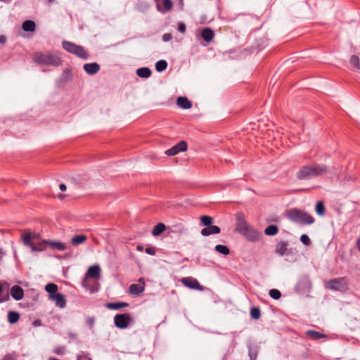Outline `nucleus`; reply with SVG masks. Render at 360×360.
Segmentation results:
<instances>
[{"mask_svg": "<svg viewBox=\"0 0 360 360\" xmlns=\"http://www.w3.org/2000/svg\"><path fill=\"white\" fill-rule=\"evenodd\" d=\"M11 297L16 301L21 300L24 297V290L19 285H13L10 290Z\"/></svg>", "mask_w": 360, "mask_h": 360, "instance_id": "nucleus-14", "label": "nucleus"}, {"mask_svg": "<svg viewBox=\"0 0 360 360\" xmlns=\"http://www.w3.org/2000/svg\"><path fill=\"white\" fill-rule=\"evenodd\" d=\"M151 73V70L146 67L140 68L136 70V75L141 78H148Z\"/></svg>", "mask_w": 360, "mask_h": 360, "instance_id": "nucleus-23", "label": "nucleus"}, {"mask_svg": "<svg viewBox=\"0 0 360 360\" xmlns=\"http://www.w3.org/2000/svg\"><path fill=\"white\" fill-rule=\"evenodd\" d=\"M200 221L202 225L208 226L212 224L213 219L208 215H202L200 217Z\"/></svg>", "mask_w": 360, "mask_h": 360, "instance_id": "nucleus-36", "label": "nucleus"}, {"mask_svg": "<svg viewBox=\"0 0 360 360\" xmlns=\"http://www.w3.org/2000/svg\"><path fill=\"white\" fill-rule=\"evenodd\" d=\"M6 37L4 36V35H0V43L1 44H4L6 42Z\"/></svg>", "mask_w": 360, "mask_h": 360, "instance_id": "nucleus-46", "label": "nucleus"}, {"mask_svg": "<svg viewBox=\"0 0 360 360\" xmlns=\"http://www.w3.org/2000/svg\"><path fill=\"white\" fill-rule=\"evenodd\" d=\"M269 296L274 300H278L281 297V293L277 289H271L269 290Z\"/></svg>", "mask_w": 360, "mask_h": 360, "instance_id": "nucleus-40", "label": "nucleus"}, {"mask_svg": "<svg viewBox=\"0 0 360 360\" xmlns=\"http://www.w3.org/2000/svg\"><path fill=\"white\" fill-rule=\"evenodd\" d=\"M214 36V32L209 27L205 28L201 32V37L206 42H210Z\"/></svg>", "mask_w": 360, "mask_h": 360, "instance_id": "nucleus-20", "label": "nucleus"}, {"mask_svg": "<svg viewBox=\"0 0 360 360\" xmlns=\"http://www.w3.org/2000/svg\"><path fill=\"white\" fill-rule=\"evenodd\" d=\"M325 286L331 290L345 292L348 288V282L345 277H339L328 280L326 282Z\"/></svg>", "mask_w": 360, "mask_h": 360, "instance_id": "nucleus-6", "label": "nucleus"}, {"mask_svg": "<svg viewBox=\"0 0 360 360\" xmlns=\"http://www.w3.org/2000/svg\"><path fill=\"white\" fill-rule=\"evenodd\" d=\"M51 300L55 302L56 306L60 308H64L66 305V300L62 293L49 295Z\"/></svg>", "mask_w": 360, "mask_h": 360, "instance_id": "nucleus-15", "label": "nucleus"}, {"mask_svg": "<svg viewBox=\"0 0 360 360\" xmlns=\"http://www.w3.org/2000/svg\"><path fill=\"white\" fill-rule=\"evenodd\" d=\"M3 288L0 284V294L2 292ZM10 299V295L6 292L5 295L0 296V303L8 301Z\"/></svg>", "mask_w": 360, "mask_h": 360, "instance_id": "nucleus-41", "label": "nucleus"}, {"mask_svg": "<svg viewBox=\"0 0 360 360\" xmlns=\"http://www.w3.org/2000/svg\"><path fill=\"white\" fill-rule=\"evenodd\" d=\"M25 245L30 248L32 252L44 251L48 246V241L39 240L37 234L26 233L22 237Z\"/></svg>", "mask_w": 360, "mask_h": 360, "instance_id": "nucleus-2", "label": "nucleus"}, {"mask_svg": "<svg viewBox=\"0 0 360 360\" xmlns=\"http://www.w3.org/2000/svg\"><path fill=\"white\" fill-rule=\"evenodd\" d=\"M350 65L354 70H360V60L357 56L352 55L350 58Z\"/></svg>", "mask_w": 360, "mask_h": 360, "instance_id": "nucleus-32", "label": "nucleus"}, {"mask_svg": "<svg viewBox=\"0 0 360 360\" xmlns=\"http://www.w3.org/2000/svg\"><path fill=\"white\" fill-rule=\"evenodd\" d=\"M167 68V63L165 60H160L155 63V69L158 72H162Z\"/></svg>", "mask_w": 360, "mask_h": 360, "instance_id": "nucleus-35", "label": "nucleus"}, {"mask_svg": "<svg viewBox=\"0 0 360 360\" xmlns=\"http://www.w3.org/2000/svg\"><path fill=\"white\" fill-rule=\"evenodd\" d=\"M20 319V314L13 311H11L8 313V321L10 323L13 324L18 321Z\"/></svg>", "mask_w": 360, "mask_h": 360, "instance_id": "nucleus-31", "label": "nucleus"}, {"mask_svg": "<svg viewBox=\"0 0 360 360\" xmlns=\"http://www.w3.org/2000/svg\"><path fill=\"white\" fill-rule=\"evenodd\" d=\"M306 335L313 340H319L325 338V335L316 330H309L306 332Z\"/></svg>", "mask_w": 360, "mask_h": 360, "instance_id": "nucleus-30", "label": "nucleus"}, {"mask_svg": "<svg viewBox=\"0 0 360 360\" xmlns=\"http://www.w3.org/2000/svg\"><path fill=\"white\" fill-rule=\"evenodd\" d=\"M236 231L243 233L250 226L247 223L244 216L240 213L236 214Z\"/></svg>", "mask_w": 360, "mask_h": 360, "instance_id": "nucleus-13", "label": "nucleus"}, {"mask_svg": "<svg viewBox=\"0 0 360 360\" xmlns=\"http://www.w3.org/2000/svg\"><path fill=\"white\" fill-rule=\"evenodd\" d=\"M22 28L25 32H33L35 30L36 24L32 20H25L22 25Z\"/></svg>", "mask_w": 360, "mask_h": 360, "instance_id": "nucleus-22", "label": "nucleus"}, {"mask_svg": "<svg viewBox=\"0 0 360 360\" xmlns=\"http://www.w3.org/2000/svg\"><path fill=\"white\" fill-rule=\"evenodd\" d=\"M176 104L179 108L185 110L190 109L192 107V103L186 97L183 96L177 98Z\"/></svg>", "mask_w": 360, "mask_h": 360, "instance_id": "nucleus-19", "label": "nucleus"}, {"mask_svg": "<svg viewBox=\"0 0 360 360\" xmlns=\"http://www.w3.org/2000/svg\"><path fill=\"white\" fill-rule=\"evenodd\" d=\"M326 211V208L323 202L319 201L316 205V212L319 215H323Z\"/></svg>", "mask_w": 360, "mask_h": 360, "instance_id": "nucleus-37", "label": "nucleus"}, {"mask_svg": "<svg viewBox=\"0 0 360 360\" xmlns=\"http://www.w3.org/2000/svg\"><path fill=\"white\" fill-rule=\"evenodd\" d=\"M259 348L257 345H250L248 347V354L250 360H256L257 358Z\"/></svg>", "mask_w": 360, "mask_h": 360, "instance_id": "nucleus-27", "label": "nucleus"}, {"mask_svg": "<svg viewBox=\"0 0 360 360\" xmlns=\"http://www.w3.org/2000/svg\"><path fill=\"white\" fill-rule=\"evenodd\" d=\"M143 247H142V246H141V245H138V246H137V250H138L141 251V250H143Z\"/></svg>", "mask_w": 360, "mask_h": 360, "instance_id": "nucleus-49", "label": "nucleus"}, {"mask_svg": "<svg viewBox=\"0 0 360 360\" xmlns=\"http://www.w3.org/2000/svg\"><path fill=\"white\" fill-rule=\"evenodd\" d=\"M221 232V229L218 226L210 225L202 229L200 233L203 236H208L212 234H218Z\"/></svg>", "mask_w": 360, "mask_h": 360, "instance_id": "nucleus-17", "label": "nucleus"}, {"mask_svg": "<svg viewBox=\"0 0 360 360\" xmlns=\"http://www.w3.org/2000/svg\"><path fill=\"white\" fill-rule=\"evenodd\" d=\"M278 233V228L276 225H269L264 229L266 236H276Z\"/></svg>", "mask_w": 360, "mask_h": 360, "instance_id": "nucleus-29", "label": "nucleus"}, {"mask_svg": "<svg viewBox=\"0 0 360 360\" xmlns=\"http://www.w3.org/2000/svg\"><path fill=\"white\" fill-rule=\"evenodd\" d=\"M181 232H184L185 231V229L184 228L181 229V230L180 231Z\"/></svg>", "mask_w": 360, "mask_h": 360, "instance_id": "nucleus-51", "label": "nucleus"}, {"mask_svg": "<svg viewBox=\"0 0 360 360\" xmlns=\"http://www.w3.org/2000/svg\"><path fill=\"white\" fill-rule=\"evenodd\" d=\"M182 283L191 288L195 290H202L203 287L200 284L197 279L193 278L192 277H186L181 279Z\"/></svg>", "mask_w": 360, "mask_h": 360, "instance_id": "nucleus-11", "label": "nucleus"}, {"mask_svg": "<svg viewBox=\"0 0 360 360\" xmlns=\"http://www.w3.org/2000/svg\"><path fill=\"white\" fill-rule=\"evenodd\" d=\"M356 246H357L359 251L360 252V237L358 238V240L356 241Z\"/></svg>", "mask_w": 360, "mask_h": 360, "instance_id": "nucleus-48", "label": "nucleus"}, {"mask_svg": "<svg viewBox=\"0 0 360 360\" xmlns=\"http://www.w3.org/2000/svg\"><path fill=\"white\" fill-rule=\"evenodd\" d=\"M63 48L68 52L75 55L76 56L82 58L87 59L89 54L85 51L83 46L77 45L72 42L63 41L62 43Z\"/></svg>", "mask_w": 360, "mask_h": 360, "instance_id": "nucleus-5", "label": "nucleus"}, {"mask_svg": "<svg viewBox=\"0 0 360 360\" xmlns=\"http://www.w3.org/2000/svg\"><path fill=\"white\" fill-rule=\"evenodd\" d=\"M58 289V285L56 284L52 283H48L45 286V290L47 292L49 293V295L57 294Z\"/></svg>", "mask_w": 360, "mask_h": 360, "instance_id": "nucleus-33", "label": "nucleus"}, {"mask_svg": "<svg viewBox=\"0 0 360 360\" xmlns=\"http://www.w3.org/2000/svg\"><path fill=\"white\" fill-rule=\"evenodd\" d=\"M87 237L84 235H77L72 238L71 244L74 246H77L84 243Z\"/></svg>", "mask_w": 360, "mask_h": 360, "instance_id": "nucleus-25", "label": "nucleus"}, {"mask_svg": "<svg viewBox=\"0 0 360 360\" xmlns=\"http://www.w3.org/2000/svg\"><path fill=\"white\" fill-rule=\"evenodd\" d=\"M165 229H166V226L163 223H158V224H156L154 226V228L152 231V233L153 236H158L160 235L161 233H162Z\"/></svg>", "mask_w": 360, "mask_h": 360, "instance_id": "nucleus-26", "label": "nucleus"}, {"mask_svg": "<svg viewBox=\"0 0 360 360\" xmlns=\"http://www.w3.org/2000/svg\"><path fill=\"white\" fill-rule=\"evenodd\" d=\"M162 8L158 6V11L163 13H165L166 12L172 9V2L171 0H162Z\"/></svg>", "mask_w": 360, "mask_h": 360, "instance_id": "nucleus-28", "label": "nucleus"}, {"mask_svg": "<svg viewBox=\"0 0 360 360\" xmlns=\"http://www.w3.org/2000/svg\"><path fill=\"white\" fill-rule=\"evenodd\" d=\"M59 188L61 191H66V186L64 184H60Z\"/></svg>", "mask_w": 360, "mask_h": 360, "instance_id": "nucleus-47", "label": "nucleus"}, {"mask_svg": "<svg viewBox=\"0 0 360 360\" xmlns=\"http://www.w3.org/2000/svg\"><path fill=\"white\" fill-rule=\"evenodd\" d=\"M288 217L292 221L301 224H311L314 222V219L311 215L296 208L290 210Z\"/></svg>", "mask_w": 360, "mask_h": 360, "instance_id": "nucleus-4", "label": "nucleus"}, {"mask_svg": "<svg viewBox=\"0 0 360 360\" xmlns=\"http://www.w3.org/2000/svg\"><path fill=\"white\" fill-rule=\"evenodd\" d=\"M214 250L217 252H219L221 255H228L230 253L229 248L227 246L224 245H217L214 248Z\"/></svg>", "mask_w": 360, "mask_h": 360, "instance_id": "nucleus-34", "label": "nucleus"}, {"mask_svg": "<svg viewBox=\"0 0 360 360\" xmlns=\"http://www.w3.org/2000/svg\"><path fill=\"white\" fill-rule=\"evenodd\" d=\"M134 320L128 313L116 314L114 317V323L116 327L120 329L127 328L134 323Z\"/></svg>", "mask_w": 360, "mask_h": 360, "instance_id": "nucleus-7", "label": "nucleus"}, {"mask_svg": "<svg viewBox=\"0 0 360 360\" xmlns=\"http://www.w3.org/2000/svg\"><path fill=\"white\" fill-rule=\"evenodd\" d=\"M250 316L252 319H258L260 318L261 313L259 307H252L250 309Z\"/></svg>", "mask_w": 360, "mask_h": 360, "instance_id": "nucleus-38", "label": "nucleus"}, {"mask_svg": "<svg viewBox=\"0 0 360 360\" xmlns=\"http://www.w3.org/2000/svg\"><path fill=\"white\" fill-rule=\"evenodd\" d=\"M328 167L323 164L314 163L302 166L297 172L296 176L300 180L309 179L319 176L326 175Z\"/></svg>", "mask_w": 360, "mask_h": 360, "instance_id": "nucleus-1", "label": "nucleus"}, {"mask_svg": "<svg viewBox=\"0 0 360 360\" xmlns=\"http://www.w3.org/2000/svg\"><path fill=\"white\" fill-rule=\"evenodd\" d=\"M35 63L40 65H52L54 67L60 66L62 63L60 58L49 52L36 53L33 56Z\"/></svg>", "mask_w": 360, "mask_h": 360, "instance_id": "nucleus-3", "label": "nucleus"}, {"mask_svg": "<svg viewBox=\"0 0 360 360\" xmlns=\"http://www.w3.org/2000/svg\"><path fill=\"white\" fill-rule=\"evenodd\" d=\"M96 290H98V288H96V289H91V292H95V291H96Z\"/></svg>", "mask_w": 360, "mask_h": 360, "instance_id": "nucleus-50", "label": "nucleus"}, {"mask_svg": "<svg viewBox=\"0 0 360 360\" xmlns=\"http://www.w3.org/2000/svg\"><path fill=\"white\" fill-rule=\"evenodd\" d=\"M145 281L143 278L139 279V283H134L129 286V292L134 295H139L144 291Z\"/></svg>", "mask_w": 360, "mask_h": 360, "instance_id": "nucleus-12", "label": "nucleus"}, {"mask_svg": "<svg viewBox=\"0 0 360 360\" xmlns=\"http://www.w3.org/2000/svg\"><path fill=\"white\" fill-rule=\"evenodd\" d=\"M288 245V241L281 240L278 242L275 247L276 254L283 256L287 252Z\"/></svg>", "mask_w": 360, "mask_h": 360, "instance_id": "nucleus-16", "label": "nucleus"}, {"mask_svg": "<svg viewBox=\"0 0 360 360\" xmlns=\"http://www.w3.org/2000/svg\"><path fill=\"white\" fill-rule=\"evenodd\" d=\"M48 245L52 249H56L61 251L65 250L67 248L66 245L65 243L57 241H48Z\"/></svg>", "mask_w": 360, "mask_h": 360, "instance_id": "nucleus-24", "label": "nucleus"}, {"mask_svg": "<svg viewBox=\"0 0 360 360\" xmlns=\"http://www.w3.org/2000/svg\"><path fill=\"white\" fill-rule=\"evenodd\" d=\"M187 150V143L185 141H181L179 143L165 151L168 156H173L180 152H184Z\"/></svg>", "mask_w": 360, "mask_h": 360, "instance_id": "nucleus-9", "label": "nucleus"}, {"mask_svg": "<svg viewBox=\"0 0 360 360\" xmlns=\"http://www.w3.org/2000/svg\"><path fill=\"white\" fill-rule=\"evenodd\" d=\"M145 252L150 255H155V249L154 248H146Z\"/></svg>", "mask_w": 360, "mask_h": 360, "instance_id": "nucleus-44", "label": "nucleus"}, {"mask_svg": "<svg viewBox=\"0 0 360 360\" xmlns=\"http://www.w3.org/2000/svg\"><path fill=\"white\" fill-rule=\"evenodd\" d=\"M129 303L124 302H109L105 304V307L109 309L117 310L121 308L129 307Z\"/></svg>", "mask_w": 360, "mask_h": 360, "instance_id": "nucleus-21", "label": "nucleus"}, {"mask_svg": "<svg viewBox=\"0 0 360 360\" xmlns=\"http://www.w3.org/2000/svg\"><path fill=\"white\" fill-rule=\"evenodd\" d=\"M241 234L244 236L247 240L252 242L259 241L262 236L260 232L254 229L250 226Z\"/></svg>", "mask_w": 360, "mask_h": 360, "instance_id": "nucleus-10", "label": "nucleus"}, {"mask_svg": "<svg viewBox=\"0 0 360 360\" xmlns=\"http://www.w3.org/2000/svg\"><path fill=\"white\" fill-rule=\"evenodd\" d=\"M84 70L89 75H95L100 70V65L97 63H86Z\"/></svg>", "mask_w": 360, "mask_h": 360, "instance_id": "nucleus-18", "label": "nucleus"}, {"mask_svg": "<svg viewBox=\"0 0 360 360\" xmlns=\"http://www.w3.org/2000/svg\"><path fill=\"white\" fill-rule=\"evenodd\" d=\"M178 30L181 32V33H184L186 32V25L181 22L178 25Z\"/></svg>", "mask_w": 360, "mask_h": 360, "instance_id": "nucleus-45", "label": "nucleus"}, {"mask_svg": "<svg viewBox=\"0 0 360 360\" xmlns=\"http://www.w3.org/2000/svg\"><path fill=\"white\" fill-rule=\"evenodd\" d=\"M101 276V268L98 265H94L92 266H90L84 278L82 280V285L84 288H88L89 285L87 283L88 278H95L97 279Z\"/></svg>", "mask_w": 360, "mask_h": 360, "instance_id": "nucleus-8", "label": "nucleus"}, {"mask_svg": "<svg viewBox=\"0 0 360 360\" xmlns=\"http://www.w3.org/2000/svg\"><path fill=\"white\" fill-rule=\"evenodd\" d=\"M300 240L305 245H309L311 244L310 238L306 234H302L301 236Z\"/></svg>", "mask_w": 360, "mask_h": 360, "instance_id": "nucleus-42", "label": "nucleus"}, {"mask_svg": "<svg viewBox=\"0 0 360 360\" xmlns=\"http://www.w3.org/2000/svg\"><path fill=\"white\" fill-rule=\"evenodd\" d=\"M172 36L170 33H165L162 35V40L165 42L170 41L172 39Z\"/></svg>", "mask_w": 360, "mask_h": 360, "instance_id": "nucleus-43", "label": "nucleus"}, {"mask_svg": "<svg viewBox=\"0 0 360 360\" xmlns=\"http://www.w3.org/2000/svg\"><path fill=\"white\" fill-rule=\"evenodd\" d=\"M66 347L64 345H58L53 349V353L57 355H63L65 353Z\"/></svg>", "mask_w": 360, "mask_h": 360, "instance_id": "nucleus-39", "label": "nucleus"}]
</instances>
